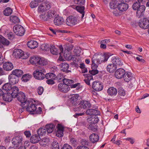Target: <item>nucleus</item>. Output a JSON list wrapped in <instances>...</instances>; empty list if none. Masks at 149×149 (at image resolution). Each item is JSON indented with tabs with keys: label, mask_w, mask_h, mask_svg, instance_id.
<instances>
[{
	"label": "nucleus",
	"mask_w": 149,
	"mask_h": 149,
	"mask_svg": "<svg viewBox=\"0 0 149 149\" xmlns=\"http://www.w3.org/2000/svg\"><path fill=\"white\" fill-rule=\"evenodd\" d=\"M38 1L36 0L33 1L30 3V6L32 8L36 7L38 5Z\"/></svg>",
	"instance_id": "4d7b16f0"
},
{
	"label": "nucleus",
	"mask_w": 149,
	"mask_h": 149,
	"mask_svg": "<svg viewBox=\"0 0 149 149\" xmlns=\"http://www.w3.org/2000/svg\"><path fill=\"white\" fill-rule=\"evenodd\" d=\"M49 46L48 45L43 44L41 46V48L43 50L47 51L48 49Z\"/></svg>",
	"instance_id": "774afa93"
},
{
	"label": "nucleus",
	"mask_w": 149,
	"mask_h": 149,
	"mask_svg": "<svg viewBox=\"0 0 149 149\" xmlns=\"http://www.w3.org/2000/svg\"><path fill=\"white\" fill-rule=\"evenodd\" d=\"M117 93L116 89L113 87H110L107 90V93L109 95L111 96L116 95Z\"/></svg>",
	"instance_id": "c85d7f7f"
},
{
	"label": "nucleus",
	"mask_w": 149,
	"mask_h": 149,
	"mask_svg": "<svg viewBox=\"0 0 149 149\" xmlns=\"http://www.w3.org/2000/svg\"><path fill=\"white\" fill-rule=\"evenodd\" d=\"M27 45L29 48L33 49L38 47V43L36 41L31 40L27 42Z\"/></svg>",
	"instance_id": "4be33fe9"
},
{
	"label": "nucleus",
	"mask_w": 149,
	"mask_h": 149,
	"mask_svg": "<svg viewBox=\"0 0 149 149\" xmlns=\"http://www.w3.org/2000/svg\"><path fill=\"white\" fill-rule=\"evenodd\" d=\"M93 88L96 91H100L103 88V86L100 82H93L92 84Z\"/></svg>",
	"instance_id": "f8f14e48"
},
{
	"label": "nucleus",
	"mask_w": 149,
	"mask_h": 149,
	"mask_svg": "<svg viewBox=\"0 0 149 149\" xmlns=\"http://www.w3.org/2000/svg\"><path fill=\"white\" fill-rule=\"evenodd\" d=\"M52 149H59V144L58 142L56 141H54L52 143Z\"/></svg>",
	"instance_id": "3c124183"
},
{
	"label": "nucleus",
	"mask_w": 149,
	"mask_h": 149,
	"mask_svg": "<svg viewBox=\"0 0 149 149\" xmlns=\"http://www.w3.org/2000/svg\"><path fill=\"white\" fill-rule=\"evenodd\" d=\"M125 74V72L123 69L119 68L115 72V75L117 78L120 79L123 77Z\"/></svg>",
	"instance_id": "9b49d317"
},
{
	"label": "nucleus",
	"mask_w": 149,
	"mask_h": 149,
	"mask_svg": "<svg viewBox=\"0 0 149 149\" xmlns=\"http://www.w3.org/2000/svg\"><path fill=\"white\" fill-rule=\"evenodd\" d=\"M22 140V138L21 136H17L13 138L12 140V142L13 144L17 146L21 143Z\"/></svg>",
	"instance_id": "a211bd4d"
},
{
	"label": "nucleus",
	"mask_w": 149,
	"mask_h": 149,
	"mask_svg": "<svg viewBox=\"0 0 149 149\" xmlns=\"http://www.w3.org/2000/svg\"><path fill=\"white\" fill-rule=\"evenodd\" d=\"M145 10V6L142 5L137 10L136 16L138 18H140L141 16H143L144 14V12Z\"/></svg>",
	"instance_id": "aec40b11"
},
{
	"label": "nucleus",
	"mask_w": 149,
	"mask_h": 149,
	"mask_svg": "<svg viewBox=\"0 0 149 149\" xmlns=\"http://www.w3.org/2000/svg\"><path fill=\"white\" fill-rule=\"evenodd\" d=\"M3 97L4 100L8 102H11L12 100L11 95H8V94H6L3 95Z\"/></svg>",
	"instance_id": "de8ad7c7"
},
{
	"label": "nucleus",
	"mask_w": 149,
	"mask_h": 149,
	"mask_svg": "<svg viewBox=\"0 0 149 149\" xmlns=\"http://www.w3.org/2000/svg\"><path fill=\"white\" fill-rule=\"evenodd\" d=\"M77 107H76L75 108H74V111H83V109L82 107L80 106V103L79 102V104H77V106H76Z\"/></svg>",
	"instance_id": "e2e57ef3"
},
{
	"label": "nucleus",
	"mask_w": 149,
	"mask_h": 149,
	"mask_svg": "<svg viewBox=\"0 0 149 149\" xmlns=\"http://www.w3.org/2000/svg\"><path fill=\"white\" fill-rule=\"evenodd\" d=\"M57 130L56 132V135L58 137H61L63 136L64 130L63 127L60 124H58L57 126Z\"/></svg>",
	"instance_id": "2eb2a0df"
},
{
	"label": "nucleus",
	"mask_w": 149,
	"mask_h": 149,
	"mask_svg": "<svg viewBox=\"0 0 149 149\" xmlns=\"http://www.w3.org/2000/svg\"><path fill=\"white\" fill-rule=\"evenodd\" d=\"M73 47V46L71 44H66L65 45V51L64 52H66V50L67 52H68L69 51H71Z\"/></svg>",
	"instance_id": "6e6d98bb"
},
{
	"label": "nucleus",
	"mask_w": 149,
	"mask_h": 149,
	"mask_svg": "<svg viewBox=\"0 0 149 149\" xmlns=\"http://www.w3.org/2000/svg\"><path fill=\"white\" fill-rule=\"evenodd\" d=\"M13 30L15 33L19 36H22L24 33V29L20 25H17L13 27Z\"/></svg>",
	"instance_id": "423d86ee"
},
{
	"label": "nucleus",
	"mask_w": 149,
	"mask_h": 149,
	"mask_svg": "<svg viewBox=\"0 0 149 149\" xmlns=\"http://www.w3.org/2000/svg\"><path fill=\"white\" fill-rule=\"evenodd\" d=\"M13 11L11 8L7 7L3 11V13L6 16H8L11 15Z\"/></svg>",
	"instance_id": "a18cd8bd"
},
{
	"label": "nucleus",
	"mask_w": 149,
	"mask_h": 149,
	"mask_svg": "<svg viewBox=\"0 0 149 149\" xmlns=\"http://www.w3.org/2000/svg\"><path fill=\"white\" fill-rule=\"evenodd\" d=\"M61 149H72V148L70 145L65 143Z\"/></svg>",
	"instance_id": "0e129e2a"
},
{
	"label": "nucleus",
	"mask_w": 149,
	"mask_h": 149,
	"mask_svg": "<svg viewBox=\"0 0 149 149\" xmlns=\"http://www.w3.org/2000/svg\"><path fill=\"white\" fill-rule=\"evenodd\" d=\"M76 9L81 15V18L83 19L85 15V12L84 11L85 9L84 7L83 6H77L76 7Z\"/></svg>",
	"instance_id": "72a5a7b5"
},
{
	"label": "nucleus",
	"mask_w": 149,
	"mask_h": 149,
	"mask_svg": "<svg viewBox=\"0 0 149 149\" xmlns=\"http://www.w3.org/2000/svg\"><path fill=\"white\" fill-rule=\"evenodd\" d=\"M4 70L6 71L12 70L13 68V64L10 62H8L5 63L3 65Z\"/></svg>",
	"instance_id": "b1692460"
},
{
	"label": "nucleus",
	"mask_w": 149,
	"mask_h": 149,
	"mask_svg": "<svg viewBox=\"0 0 149 149\" xmlns=\"http://www.w3.org/2000/svg\"><path fill=\"white\" fill-rule=\"evenodd\" d=\"M64 56L65 58L68 60H71L72 58V55L70 54L69 52H67V54L66 52H64Z\"/></svg>",
	"instance_id": "5fc2aeb1"
},
{
	"label": "nucleus",
	"mask_w": 149,
	"mask_h": 149,
	"mask_svg": "<svg viewBox=\"0 0 149 149\" xmlns=\"http://www.w3.org/2000/svg\"><path fill=\"white\" fill-rule=\"evenodd\" d=\"M70 143L74 147H76L78 144L77 141L73 138H70Z\"/></svg>",
	"instance_id": "864d4df0"
},
{
	"label": "nucleus",
	"mask_w": 149,
	"mask_h": 149,
	"mask_svg": "<svg viewBox=\"0 0 149 149\" xmlns=\"http://www.w3.org/2000/svg\"><path fill=\"white\" fill-rule=\"evenodd\" d=\"M17 96L16 97L21 103L20 105L21 106L23 107V106L25 105L26 102L28 101L27 100V98L26 97L24 93L22 92H20L18 93Z\"/></svg>",
	"instance_id": "6e6552de"
},
{
	"label": "nucleus",
	"mask_w": 149,
	"mask_h": 149,
	"mask_svg": "<svg viewBox=\"0 0 149 149\" xmlns=\"http://www.w3.org/2000/svg\"><path fill=\"white\" fill-rule=\"evenodd\" d=\"M51 7L50 4L49 2H46L41 4L38 8L39 13H41L49 10Z\"/></svg>",
	"instance_id": "0eeeda50"
},
{
	"label": "nucleus",
	"mask_w": 149,
	"mask_h": 149,
	"mask_svg": "<svg viewBox=\"0 0 149 149\" xmlns=\"http://www.w3.org/2000/svg\"><path fill=\"white\" fill-rule=\"evenodd\" d=\"M140 3L137 2H136L134 3L132 5V8L134 10H137L140 6Z\"/></svg>",
	"instance_id": "bf43d9fd"
},
{
	"label": "nucleus",
	"mask_w": 149,
	"mask_h": 149,
	"mask_svg": "<svg viewBox=\"0 0 149 149\" xmlns=\"http://www.w3.org/2000/svg\"><path fill=\"white\" fill-rule=\"evenodd\" d=\"M116 69V65L113 64L108 65L107 67V71L110 73L114 72Z\"/></svg>",
	"instance_id": "cd10ccee"
},
{
	"label": "nucleus",
	"mask_w": 149,
	"mask_h": 149,
	"mask_svg": "<svg viewBox=\"0 0 149 149\" xmlns=\"http://www.w3.org/2000/svg\"><path fill=\"white\" fill-rule=\"evenodd\" d=\"M40 140V138L38 135L35 134L32 136L30 139V142L33 143H38Z\"/></svg>",
	"instance_id": "bb28decb"
},
{
	"label": "nucleus",
	"mask_w": 149,
	"mask_h": 149,
	"mask_svg": "<svg viewBox=\"0 0 149 149\" xmlns=\"http://www.w3.org/2000/svg\"><path fill=\"white\" fill-rule=\"evenodd\" d=\"M13 74H14L18 77H20L23 73V71L20 70L16 69L12 72Z\"/></svg>",
	"instance_id": "4c0bfd02"
},
{
	"label": "nucleus",
	"mask_w": 149,
	"mask_h": 149,
	"mask_svg": "<svg viewBox=\"0 0 149 149\" xmlns=\"http://www.w3.org/2000/svg\"><path fill=\"white\" fill-rule=\"evenodd\" d=\"M24 55L25 54H24L23 51L20 49H15L13 51V55L17 58H19Z\"/></svg>",
	"instance_id": "ddd939ff"
},
{
	"label": "nucleus",
	"mask_w": 149,
	"mask_h": 149,
	"mask_svg": "<svg viewBox=\"0 0 149 149\" xmlns=\"http://www.w3.org/2000/svg\"><path fill=\"white\" fill-rule=\"evenodd\" d=\"M23 107H26V110L30 112H33L32 114H40L42 111V109L41 107H39L38 110H37V107L35 104L32 102H30L28 100L26 102L25 105Z\"/></svg>",
	"instance_id": "f257e3e1"
},
{
	"label": "nucleus",
	"mask_w": 149,
	"mask_h": 149,
	"mask_svg": "<svg viewBox=\"0 0 149 149\" xmlns=\"http://www.w3.org/2000/svg\"><path fill=\"white\" fill-rule=\"evenodd\" d=\"M90 141L93 143L97 142L99 140L98 135L95 133H93L91 134L89 136Z\"/></svg>",
	"instance_id": "412c9836"
},
{
	"label": "nucleus",
	"mask_w": 149,
	"mask_h": 149,
	"mask_svg": "<svg viewBox=\"0 0 149 149\" xmlns=\"http://www.w3.org/2000/svg\"><path fill=\"white\" fill-rule=\"evenodd\" d=\"M83 75L85 77L84 80L86 83L88 85H90V81L93 80L92 75L90 74H84Z\"/></svg>",
	"instance_id": "5701e85b"
},
{
	"label": "nucleus",
	"mask_w": 149,
	"mask_h": 149,
	"mask_svg": "<svg viewBox=\"0 0 149 149\" xmlns=\"http://www.w3.org/2000/svg\"><path fill=\"white\" fill-rule=\"evenodd\" d=\"M40 19L44 21H47L49 20L47 13L40 15Z\"/></svg>",
	"instance_id": "13d9d810"
},
{
	"label": "nucleus",
	"mask_w": 149,
	"mask_h": 149,
	"mask_svg": "<svg viewBox=\"0 0 149 149\" xmlns=\"http://www.w3.org/2000/svg\"><path fill=\"white\" fill-rule=\"evenodd\" d=\"M45 73L46 71L44 68L39 67L34 72L33 75L36 79L41 80L45 78Z\"/></svg>",
	"instance_id": "20e7f679"
},
{
	"label": "nucleus",
	"mask_w": 149,
	"mask_h": 149,
	"mask_svg": "<svg viewBox=\"0 0 149 149\" xmlns=\"http://www.w3.org/2000/svg\"><path fill=\"white\" fill-rule=\"evenodd\" d=\"M89 119H90V120L91 121V123L94 124L98 123L99 120L96 115L91 117Z\"/></svg>",
	"instance_id": "09e8293b"
},
{
	"label": "nucleus",
	"mask_w": 149,
	"mask_h": 149,
	"mask_svg": "<svg viewBox=\"0 0 149 149\" xmlns=\"http://www.w3.org/2000/svg\"><path fill=\"white\" fill-rule=\"evenodd\" d=\"M109 6L110 8L113 9H115L117 7V5L114 1L111 2L109 3Z\"/></svg>",
	"instance_id": "680f3d73"
},
{
	"label": "nucleus",
	"mask_w": 149,
	"mask_h": 149,
	"mask_svg": "<svg viewBox=\"0 0 149 149\" xmlns=\"http://www.w3.org/2000/svg\"><path fill=\"white\" fill-rule=\"evenodd\" d=\"M45 77L47 79L49 78L51 79H54L56 78V75L53 73H47L45 75Z\"/></svg>",
	"instance_id": "8fccbe9b"
},
{
	"label": "nucleus",
	"mask_w": 149,
	"mask_h": 149,
	"mask_svg": "<svg viewBox=\"0 0 149 149\" xmlns=\"http://www.w3.org/2000/svg\"><path fill=\"white\" fill-rule=\"evenodd\" d=\"M80 106H81L83 109H88L91 107V104L88 101L82 100L81 101Z\"/></svg>",
	"instance_id": "393cba45"
},
{
	"label": "nucleus",
	"mask_w": 149,
	"mask_h": 149,
	"mask_svg": "<svg viewBox=\"0 0 149 149\" xmlns=\"http://www.w3.org/2000/svg\"><path fill=\"white\" fill-rule=\"evenodd\" d=\"M48 63L47 61L45 58L39 57L38 62V65L41 66L46 65Z\"/></svg>",
	"instance_id": "2f4dec72"
},
{
	"label": "nucleus",
	"mask_w": 149,
	"mask_h": 149,
	"mask_svg": "<svg viewBox=\"0 0 149 149\" xmlns=\"http://www.w3.org/2000/svg\"><path fill=\"white\" fill-rule=\"evenodd\" d=\"M60 65L61 66V70L63 72L66 71L69 67V65L68 63H61Z\"/></svg>",
	"instance_id": "49530a36"
},
{
	"label": "nucleus",
	"mask_w": 149,
	"mask_h": 149,
	"mask_svg": "<svg viewBox=\"0 0 149 149\" xmlns=\"http://www.w3.org/2000/svg\"><path fill=\"white\" fill-rule=\"evenodd\" d=\"M86 113L87 114L89 115H97L100 114V112L99 111L93 109L87 110L86 111Z\"/></svg>",
	"instance_id": "a878e982"
},
{
	"label": "nucleus",
	"mask_w": 149,
	"mask_h": 149,
	"mask_svg": "<svg viewBox=\"0 0 149 149\" xmlns=\"http://www.w3.org/2000/svg\"><path fill=\"white\" fill-rule=\"evenodd\" d=\"M10 19V20L14 23H18L20 22L19 19L16 16H11Z\"/></svg>",
	"instance_id": "79ce46f5"
},
{
	"label": "nucleus",
	"mask_w": 149,
	"mask_h": 149,
	"mask_svg": "<svg viewBox=\"0 0 149 149\" xmlns=\"http://www.w3.org/2000/svg\"><path fill=\"white\" fill-rule=\"evenodd\" d=\"M128 5L125 3H118L117 5V8L120 11H125L128 8Z\"/></svg>",
	"instance_id": "f3484780"
},
{
	"label": "nucleus",
	"mask_w": 149,
	"mask_h": 149,
	"mask_svg": "<svg viewBox=\"0 0 149 149\" xmlns=\"http://www.w3.org/2000/svg\"><path fill=\"white\" fill-rule=\"evenodd\" d=\"M78 22L77 17L73 16H69L65 20L66 24L68 26H73L77 24Z\"/></svg>",
	"instance_id": "39448f33"
},
{
	"label": "nucleus",
	"mask_w": 149,
	"mask_h": 149,
	"mask_svg": "<svg viewBox=\"0 0 149 149\" xmlns=\"http://www.w3.org/2000/svg\"><path fill=\"white\" fill-rule=\"evenodd\" d=\"M88 142L86 140L82 139L81 141L80 144L81 146L88 147Z\"/></svg>",
	"instance_id": "052dcab7"
},
{
	"label": "nucleus",
	"mask_w": 149,
	"mask_h": 149,
	"mask_svg": "<svg viewBox=\"0 0 149 149\" xmlns=\"http://www.w3.org/2000/svg\"><path fill=\"white\" fill-rule=\"evenodd\" d=\"M31 78V76L29 74H26L22 76L21 79L22 81L24 82L28 81Z\"/></svg>",
	"instance_id": "37998d69"
},
{
	"label": "nucleus",
	"mask_w": 149,
	"mask_h": 149,
	"mask_svg": "<svg viewBox=\"0 0 149 149\" xmlns=\"http://www.w3.org/2000/svg\"><path fill=\"white\" fill-rule=\"evenodd\" d=\"M111 61L113 64L117 65H122V63L121 62L120 59L118 57H115L112 58Z\"/></svg>",
	"instance_id": "f704fd0d"
},
{
	"label": "nucleus",
	"mask_w": 149,
	"mask_h": 149,
	"mask_svg": "<svg viewBox=\"0 0 149 149\" xmlns=\"http://www.w3.org/2000/svg\"><path fill=\"white\" fill-rule=\"evenodd\" d=\"M12 85L10 83H6L4 84L2 87L3 90L8 91L12 89Z\"/></svg>",
	"instance_id": "ea45409f"
},
{
	"label": "nucleus",
	"mask_w": 149,
	"mask_h": 149,
	"mask_svg": "<svg viewBox=\"0 0 149 149\" xmlns=\"http://www.w3.org/2000/svg\"><path fill=\"white\" fill-rule=\"evenodd\" d=\"M37 133L39 136L45 135L47 133L46 130L45 128H41L37 131Z\"/></svg>",
	"instance_id": "c03bdc74"
},
{
	"label": "nucleus",
	"mask_w": 149,
	"mask_h": 149,
	"mask_svg": "<svg viewBox=\"0 0 149 149\" xmlns=\"http://www.w3.org/2000/svg\"><path fill=\"white\" fill-rule=\"evenodd\" d=\"M49 19L52 18L55 15V12L53 10H50L47 13Z\"/></svg>",
	"instance_id": "603ef678"
},
{
	"label": "nucleus",
	"mask_w": 149,
	"mask_h": 149,
	"mask_svg": "<svg viewBox=\"0 0 149 149\" xmlns=\"http://www.w3.org/2000/svg\"><path fill=\"white\" fill-rule=\"evenodd\" d=\"M50 52L53 55H57L58 54V49L54 45H51Z\"/></svg>",
	"instance_id": "e433bc0d"
},
{
	"label": "nucleus",
	"mask_w": 149,
	"mask_h": 149,
	"mask_svg": "<svg viewBox=\"0 0 149 149\" xmlns=\"http://www.w3.org/2000/svg\"><path fill=\"white\" fill-rule=\"evenodd\" d=\"M38 94L39 95H41L43 93L44 91L43 88L42 86H39L37 89Z\"/></svg>",
	"instance_id": "69168bd1"
},
{
	"label": "nucleus",
	"mask_w": 149,
	"mask_h": 149,
	"mask_svg": "<svg viewBox=\"0 0 149 149\" xmlns=\"http://www.w3.org/2000/svg\"><path fill=\"white\" fill-rule=\"evenodd\" d=\"M8 79L9 82L11 84H15L19 81V77L12 74L9 76Z\"/></svg>",
	"instance_id": "4468645a"
},
{
	"label": "nucleus",
	"mask_w": 149,
	"mask_h": 149,
	"mask_svg": "<svg viewBox=\"0 0 149 149\" xmlns=\"http://www.w3.org/2000/svg\"><path fill=\"white\" fill-rule=\"evenodd\" d=\"M49 140L48 139L44 138L40 141L39 143L40 145L44 146L47 145L49 143Z\"/></svg>",
	"instance_id": "a19ab883"
},
{
	"label": "nucleus",
	"mask_w": 149,
	"mask_h": 149,
	"mask_svg": "<svg viewBox=\"0 0 149 149\" xmlns=\"http://www.w3.org/2000/svg\"><path fill=\"white\" fill-rule=\"evenodd\" d=\"M74 3L80 5H83L85 3V0H74Z\"/></svg>",
	"instance_id": "338daca9"
},
{
	"label": "nucleus",
	"mask_w": 149,
	"mask_h": 149,
	"mask_svg": "<svg viewBox=\"0 0 149 149\" xmlns=\"http://www.w3.org/2000/svg\"><path fill=\"white\" fill-rule=\"evenodd\" d=\"M139 25L141 28L144 29H148L149 27V21L147 19L144 18L140 20Z\"/></svg>",
	"instance_id": "1a4fd4ad"
},
{
	"label": "nucleus",
	"mask_w": 149,
	"mask_h": 149,
	"mask_svg": "<svg viewBox=\"0 0 149 149\" xmlns=\"http://www.w3.org/2000/svg\"><path fill=\"white\" fill-rule=\"evenodd\" d=\"M54 126L53 124H50L47 125L45 127V129L48 133H50L54 130Z\"/></svg>",
	"instance_id": "473e14b6"
},
{
	"label": "nucleus",
	"mask_w": 149,
	"mask_h": 149,
	"mask_svg": "<svg viewBox=\"0 0 149 149\" xmlns=\"http://www.w3.org/2000/svg\"><path fill=\"white\" fill-rule=\"evenodd\" d=\"M96 57L95 56H93L92 58V61L91 64L92 66V70H90L89 71V72L91 75H95L96 74H97L98 72V71L97 70V64H99L100 63V61L99 60V58L97 59L96 60Z\"/></svg>",
	"instance_id": "7ed1b4c3"
},
{
	"label": "nucleus",
	"mask_w": 149,
	"mask_h": 149,
	"mask_svg": "<svg viewBox=\"0 0 149 149\" xmlns=\"http://www.w3.org/2000/svg\"><path fill=\"white\" fill-rule=\"evenodd\" d=\"M124 79L126 82H129L133 78L132 73L130 72H125V74L124 76Z\"/></svg>",
	"instance_id": "c756f323"
},
{
	"label": "nucleus",
	"mask_w": 149,
	"mask_h": 149,
	"mask_svg": "<svg viewBox=\"0 0 149 149\" xmlns=\"http://www.w3.org/2000/svg\"><path fill=\"white\" fill-rule=\"evenodd\" d=\"M93 56H95L96 57V60H97V58H99L100 61V63L103 62H106L107 61L109 57V56L108 54H106L104 55H94Z\"/></svg>",
	"instance_id": "6ab92c4d"
},
{
	"label": "nucleus",
	"mask_w": 149,
	"mask_h": 149,
	"mask_svg": "<svg viewBox=\"0 0 149 149\" xmlns=\"http://www.w3.org/2000/svg\"><path fill=\"white\" fill-rule=\"evenodd\" d=\"M54 22L55 25L60 26L64 23L65 21L63 18L61 17L58 16L55 18Z\"/></svg>",
	"instance_id": "dca6fc26"
},
{
	"label": "nucleus",
	"mask_w": 149,
	"mask_h": 149,
	"mask_svg": "<svg viewBox=\"0 0 149 149\" xmlns=\"http://www.w3.org/2000/svg\"><path fill=\"white\" fill-rule=\"evenodd\" d=\"M79 95L78 94H74L72 95L70 98V102L72 105L76 107L79 102Z\"/></svg>",
	"instance_id": "9d476101"
},
{
	"label": "nucleus",
	"mask_w": 149,
	"mask_h": 149,
	"mask_svg": "<svg viewBox=\"0 0 149 149\" xmlns=\"http://www.w3.org/2000/svg\"><path fill=\"white\" fill-rule=\"evenodd\" d=\"M39 57L34 56L31 58L30 61L33 65H38V62Z\"/></svg>",
	"instance_id": "c9c22d12"
},
{
	"label": "nucleus",
	"mask_w": 149,
	"mask_h": 149,
	"mask_svg": "<svg viewBox=\"0 0 149 149\" xmlns=\"http://www.w3.org/2000/svg\"><path fill=\"white\" fill-rule=\"evenodd\" d=\"M12 93H11V96L13 98H15L17 97V95H18L19 92V89L17 87L14 86L12 88Z\"/></svg>",
	"instance_id": "7c9ffc66"
},
{
	"label": "nucleus",
	"mask_w": 149,
	"mask_h": 149,
	"mask_svg": "<svg viewBox=\"0 0 149 149\" xmlns=\"http://www.w3.org/2000/svg\"><path fill=\"white\" fill-rule=\"evenodd\" d=\"M64 75L62 73H59L57 76H56V78L55 80H57L58 82H61L63 81L65 79H67L64 78Z\"/></svg>",
	"instance_id": "58836bf2"
},
{
	"label": "nucleus",
	"mask_w": 149,
	"mask_h": 149,
	"mask_svg": "<svg viewBox=\"0 0 149 149\" xmlns=\"http://www.w3.org/2000/svg\"><path fill=\"white\" fill-rule=\"evenodd\" d=\"M74 81L72 80L65 79L63 80V83H61L58 84V89L61 92L66 93L70 89L69 86L73 84Z\"/></svg>",
	"instance_id": "f03ea898"
}]
</instances>
